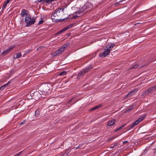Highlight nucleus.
Returning <instances> with one entry per match:
<instances>
[{"instance_id":"nucleus-1","label":"nucleus","mask_w":156,"mask_h":156,"mask_svg":"<svg viewBox=\"0 0 156 156\" xmlns=\"http://www.w3.org/2000/svg\"><path fill=\"white\" fill-rule=\"evenodd\" d=\"M115 45L113 43H110L106 45L104 49V51L99 55V56L106 57L109 55L110 51Z\"/></svg>"},{"instance_id":"nucleus-2","label":"nucleus","mask_w":156,"mask_h":156,"mask_svg":"<svg viewBox=\"0 0 156 156\" xmlns=\"http://www.w3.org/2000/svg\"><path fill=\"white\" fill-rule=\"evenodd\" d=\"M25 21L26 23V26L29 27L34 24L35 21V18H31L30 15L26 16L25 18Z\"/></svg>"},{"instance_id":"nucleus-3","label":"nucleus","mask_w":156,"mask_h":156,"mask_svg":"<svg viewBox=\"0 0 156 156\" xmlns=\"http://www.w3.org/2000/svg\"><path fill=\"white\" fill-rule=\"evenodd\" d=\"M91 68V67L89 66L82 69L79 73L77 78L79 79L80 77L84 76L86 73L87 72L89 71L90 69Z\"/></svg>"},{"instance_id":"nucleus-4","label":"nucleus","mask_w":156,"mask_h":156,"mask_svg":"<svg viewBox=\"0 0 156 156\" xmlns=\"http://www.w3.org/2000/svg\"><path fill=\"white\" fill-rule=\"evenodd\" d=\"M156 90V85L148 89L147 90L143 92L142 93V95H147L155 91Z\"/></svg>"},{"instance_id":"nucleus-5","label":"nucleus","mask_w":156,"mask_h":156,"mask_svg":"<svg viewBox=\"0 0 156 156\" xmlns=\"http://www.w3.org/2000/svg\"><path fill=\"white\" fill-rule=\"evenodd\" d=\"M144 119V117H142L141 118H139L138 119L135 121L131 125L129 126L128 127L129 129H130L134 127L135 126L139 123L140 122H141Z\"/></svg>"},{"instance_id":"nucleus-6","label":"nucleus","mask_w":156,"mask_h":156,"mask_svg":"<svg viewBox=\"0 0 156 156\" xmlns=\"http://www.w3.org/2000/svg\"><path fill=\"white\" fill-rule=\"evenodd\" d=\"M15 46H10L9 48L4 51L2 53H1V54L2 55H7L8 53H9L12 49Z\"/></svg>"},{"instance_id":"nucleus-7","label":"nucleus","mask_w":156,"mask_h":156,"mask_svg":"<svg viewBox=\"0 0 156 156\" xmlns=\"http://www.w3.org/2000/svg\"><path fill=\"white\" fill-rule=\"evenodd\" d=\"M137 91V90L134 89L133 91L129 92L125 96V98H127L132 96L133 94L136 93Z\"/></svg>"},{"instance_id":"nucleus-8","label":"nucleus","mask_w":156,"mask_h":156,"mask_svg":"<svg viewBox=\"0 0 156 156\" xmlns=\"http://www.w3.org/2000/svg\"><path fill=\"white\" fill-rule=\"evenodd\" d=\"M63 52V51L62 49L60 48L59 49L57 50L55 53H54L52 55L54 56H55L61 54Z\"/></svg>"},{"instance_id":"nucleus-9","label":"nucleus","mask_w":156,"mask_h":156,"mask_svg":"<svg viewBox=\"0 0 156 156\" xmlns=\"http://www.w3.org/2000/svg\"><path fill=\"white\" fill-rule=\"evenodd\" d=\"M28 11L27 10L23 9L21 11L20 14V16L22 17H23L25 15L26 17V16L29 15L28 14Z\"/></svg>"},{"instance_id":"nucleus-10","label":"nucleus","mask_w":156,"mask_h":156,"mask_svg":"<svg viewBox=\"0 0 156 156\" xmlns=\"http://www.w3.org/2000/svg\"><path fill=\"white\" fill-rule=\"evenodd\" d=\"M55 15L53 14H52L51 15V18L52 19V20L54 22H58V21L61 22V21H63L65 19H60L59 20H58L55 19ZM66 19L67 18H66Z\"/></svg>"},{"instance_id":"nucleus-11","label":"nucleus","mask_w":156,"mask_h":156,"mask_svg":"<svg viewBox=\"0 0 156 156\" xmlns=\"http://www.w3.org/2000/svg\"><path fill=\"white\" fill-rule=\"evenodd\" d=\"M115 119H112L108 121L107 124V126H111L114 125L115 124Z\"/></svg>"},{"instance_id":"nucleus-12","label":"nucleus","mask_w":156,"mask_h":156,"mask_svg":"<svg viewBox=\"0 0 156 156\" xmlns=\"http://www.w3.org/2000/svg\"><path fill=\"white\" fill-rule=\"evenodd\" d=\"M69 29V27H68V26L64 28L62 30H60V31H59L57 33H56L55 34V35H58L59 34L62 33L63 32L68 30Z\"/></svg>"},{"instance_id":"nucleus-13","label":"nucleus","mask_w":156,"mask_h":156,"mask_svg":"<svg viewBox=\"0 0 156 156\" xmlns=\"http://www.w3.org/2000/svg\"><path fill=\"white\" fill-rule=\"evenodd\" d=\"M102 105L101 104L99 105L96 106L94 107L91 108L90 109V110L91 111H93V110H96V109L98 108H99L101 107L102 106Z\"/></svg>"},{"instance_id":"nucleus-14","label":"nucleus","mask_w":156,"mask_h":156,"mask_svg":"<svg viewBox=\"0 0 156 156\" xmlns=\"http://www.w3.org/2000/svg\"><path fill=\"white\" fill-rule=\"evenodd\" d=\"M35 116L36 117H38L40 115V112L39 109H37L36 110L35 112Z\"/></svg>"},{"instance_id":"nucleus-15","label":"nucleus","mask_w":156,"mask_h":156,"mask_svg":"<svg viewBox=\"0 0 156 156\" xmlns=\"http://www.w3.org/2000/svg\"><path fill=\"white\" fill-rule=\"evenodd\" d=\"M69 45V43H67L66 44L64 45L62 47L60 48H62L63 51H64L65 49L67 48Z\"/></svg>"},{"instance_id":"nucleus-16","label":"nucleus","mask_w":156,"mask_h":156,"mask_svg":"<svg viewBox=\"0 0 156 156\" xmlns=\"http://www.w3.org/2000/svg\"><path fill=\"white\" fill-rule=\"evenodd\" d=\"M139 66V64H136L132 66L130 69H136L138 68V67Z\"/></svg>"},{"instance_id":"nucleus-17","label":"nucleus","mask_w":156,"mask_h":156,"mask_svg":"<svg viewBox=\"0 0 156 156\" xmlns=\"http://www.w3.org/2000/svg\"><path fill=\"white\" fill-rule=\"evenodd\" d=\"M135 107V106L134 105H132V106H131L130 107H129V108L127 110V111L128 112H129L132 109H133Z\"/></svg>"},{"instance_id":"nucleus-18","label":"nucleus","mask_w":156,"mask_h":156,"mask_svg":"<svg viewBox=\"0 0 156 156\" xmlns=\"http://www.w3.org/2000/svg\"><path fill=\"white\" fill-rule=\"evenodd\" d=\"M21 56V53H19L16 54V58H19Z\"/></svg>"},{"instance_id":"nucleus-19","label":"nucleus","mask_w":156,"mask_h":156,"mask_svg":"<svg viewBox=\"0 0 156 156\" xmlns=\"http://www.w3.org/2000/svg\"><path fill=\"white\" fill-rule=\"evenodd\" d=\"M6 87L5 84L4 85L0 87V91H1L2 90H3Z\"/></svg>"},{"instance_id":"nucleus-20","label":"nucleus","mask_w":156,"mask_h":156,"mask_svg":"<svg viewBox=\"0 0 156 156\" xmlns=\"http://www.w3.org/2000/svg\"><path fill=\"white\" fill-rule=\"evenodd\" d=\"M66 71H63L60 73H59V75L60 76H64L66 74Z\"/></svg>"},{"instance_id":"nucleus-21","label":"nucleus","mask_w":156,"mask_h":156,"mask_svg":"<svg viewBox=\"0 0 156 156\" xmlns=\"http://www.w3.org/2000/svg\"><path fill=\"white\" fill-rule=\"evenodd\" d=\"M126 125V124H125L123 125L121 127H119L118 129H117L116 131H118L119 130H120L122 128H123Z\"/></svg>"},{"instance_id":"nucleus-22","label":"nucleus","mask_w":156,"mask_h":156,"mask_svg":"<svg viewBox=\"0 0 156 156\" xmlns=\"http://www.w3.org/2000/svg\"><path fill=\"white\" fill-rule=\"evenodd\" d=\"M44 21V20H40L38 23L37 25H40L43 23Z\"/></svg>"},{"instance_id":"nucleus-23","label":"nucleus","mask_w":156,"mask_h":156,"mask_svg":"<svg viewBox=\"0 0 156 156\" xmlns=\"http://www.w3.org/2000/svg\"><path fill=\"white\" fill-rule=\"evenodd\" d=\"M7 5L6 4V3H4L2 6V9H4L6 7Z\"/></svg>"},{"instance_id":"nucleus-24","label":"nucleus","mask_w":156,"mask_h":156,"mask_svg":"<svg viewBox=\"0 0 156 156\" xmlns=\"http://www.w3.org/2000/svg\"><path fill=\"white\" fill-rule=\"evenodd\" d=\"M11 83V81H9L7 83H6V84H5V86L6 87L8 85H9Z\"/></svg>"},{"instance_id":"nucleus-25","label":"nucleus","mask_w":156,"mask_h":156,"mask_svg":"<svg viewBox=\"0 0 156 156\" xmlns=\"http://www.w3.org/2000/svg\"><path fill=\"white\" fill-rule=\"evenodd\" d=\"M60 156H68V154L67 153H65L62 154Z\"/></svg>"},{"instance_id":"nucleus-26","label":"nucleus","mask_w":156,"mask_h":156,"mask_svg":"<svg viewBox=\"0 0 156 156\" xmlns=\"http://www.w3.org/2000/svg\"><path fill=\"white\" fill-rule=\"evenodd\" d=\"M115 137H114V136L112 137L109 138V140H110L112 139H114V138H115Z\"/></svg>"},{"instance_id":"nucleus-27","label":"nucleus","mask_w":156,"mask_h":156,"mask_svg":"<svg viewBox=\"0 0 156 156\" xmlns=\"http://www.w3.org/2000/svg\"><path fill=\"white\" fill-rule=\"evenodd\" d=\"M58 9L56 10H55L54 12H53L52 14H53L54 15H55L56 13H57V12H58Z\"/></svg>"},{"instance_id":"nucleus-28","label":"nucleus","mask_w":156,"mask_h":156,"mask_svg":"<svg viewBox=\"0 0 156 156\" xmlns=\"http://www.w3.org/2000/svg\"><path fill=\"white\" fill-rule=\"evenodd\" d=\"M64 8H58V11H59V10H62V11L63 12V11H64Z\"/></svg>"},{"instance_id":"nucleus-29","label":"nucleus","mask_w":156,"mask_h":156,"mask_svg":"<svg viewBox=\"0 0 156 156\" xmlns=\"http://www.w3.org/2000/svg\"><path fill=\"white\" fill-rule=\"evenodd\" d=\"M78 16L77 15H74V16L72 18V19H76L77 17Z\"/></svg>"},{"instance_id":"nucleus-30","label":"nucleus","mask_w":156,"mask_h":156,"mask_svg":"<svg viewBox=\"0 0 156 156\" xmlns=\"http://www.w3.org/2000/svg\"><path fill=\"white\" fill-rule=\"evenodd\" d=\"M74 24V23H73V24L69 25H70V27H72Z\"/></svg>"},{"instance_id":"nucleus-31","label":"nucleus","mask_w":156,"mask_h":156,"mask_svg":"<svg viewBox=\"0 0 156 156\" xmlns=\"http://www.w3.org/2000/svg\"><path fill=\"white\" fill-rule=\"evenodd\" d=\"M113 145L114 147L117 146L118 145V144L117 143H115Z\"/></svg>"},{"instance_id":"nucleus-32","label":"nucleus","mask_w":156,"mask_h":156,"mask_svg":"<svg viewBox=\"0 0 156 156\" xmlns=\"http://www.w3.org/2000/svg\"><path fill=\"white\" fill-rule=\"evenodd\" d=\"M114 147H115L114 146V145H113L112 146L110 147V148H114Z\"/></svg>"},{"instance_id":"nucleus-33","label":"nucleus","mask_w":156,"mask_h":156,"mask_svg":"<svg viewBox=\"0 0 156 156\" xmlns=\"http://www.w3.org/2000/svg\"><path fill=\"white\" fill-rule=\"evenodd\" d=\"M10 0H7L6 2L9 3Z\"/></svg>"},{"instance_id":"nucleus-34","label":"nucleus","mask_w":156,"mask_h":156,"mask_svg":"<svg viewBox=\"0 0 156 156\" xmlns=\"http://www.w3.org/2000/svg\"><path fill=\"white\" fill-rule=\"evenodd\" d=\"M128 142V141H125L123 142V143H127Z\"/></svg>"},{"instance_id":"nucleus-35","label":"nucleus","mask_w":156,"mask_h":156,"mask_svg":"<svg viewBox=\"0 0 156 156\" xmlns=\"http://www.w3.org/2000/svg\"><path fill=\"white\" fill-rule=\"evenodd\" d=\"M43 1V0H38L37 1L39 2H42V1Z\"/></svg>"},{"instance_id":"nucleus-36","label":"nucleus","mask_w":156,"mask_h":156,"mask_svg":"<svg viewBox=\"0 0 156 156\" xmlns=\"http://www.w3.org/2000/svg\"><path fill=\"white\" fill-rule=\"evenodd\" d=\"M68 27H69V28H70L71 27H70V25H69L68 26Z\"/></svg>"},{"instance_id":"nucleus-37","label":"nucleus","mask_w":156,"mask_h":156,"mask_svg":"<svg viewBox=\"0 0 156 156\" xmlns=\"http://www.w3.org/2000/svg\"><path fill=\"white\" fill-rule=\"evenodd\" d=\"M76 149H78L79 148V147H76Z\"/></svg>"},{"instance_id":"nucleus-38","label":"nucleus","mask_w":156,"mask_h":156,"mask_svg":"<svg viewBox=\"0 0 156 156\" xmlns=\"http://www.w3.org/2000/svg\"><path fill=\"white\" fill-rule=\"evenodd\" d=\"M4 3H6V4H8V3L7 2H5Z\"/></svg>"},{"instance_id":"nucleus-39","label":"nucleus","mask_w":156,"mask_h":156,"mask_svg":"<svg viewBox=\"0 0 156 156\" xmlns=\"http://www.w3.org/2000/svg\"><path fill=\"white\" fill-rule=\"evenodd\" d=\"M23 124V122H21V123H20V125H22Z\"/></svg>"},{"instance_id":"nucleus-40","label":"nucleus","mask_w":156,"mask_h":156,"mask_svg":"<svg viewBox=\"0 0 156 156\" xmlns=\"http://www.w3.org/2000/svg\"><path fill=\"white\" fill-rule=\"evenodd\" d=\"M13 107H12V109H14ZM14 107L15 108V109H16V107Z\"/></svg>"},{"instance_id":"nucleus-41","label":"nucleus","mask_w":156,"mask_h":156,"mask_svg":"<svg viewBox=\"0 0 156 156\" xmlns=\"http://www.w3.org/2000/svg\"><path fill=\"white\" fill-rule=\"evenodd\" d=\"M40 48H37V49H39Z\"/></svg>"}]
</instances>
